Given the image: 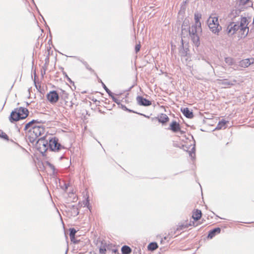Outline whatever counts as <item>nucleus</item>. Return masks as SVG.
<instances>
[{"label":"nucleus","mask_w":254,"mask_h":254,"mask_svg":"<svg viewBox=\"0 0 254 254\" xmlns=\"http://www.w3.org/2000/svg\"><path fill=\"white\" fill-rule=\"evenodd\" d=\"M249 21L247 17L241 18L240 24L231 23L227 27V33L229 35H233L235 34H238V37L241 38H245L248 35L249 31V28L248 25Z\"/></svg>","instance_id":"f257e3e1"},{"label":"nucleus","mask_w":254,"mask_h":254,"mask_svg":"<svg viewBox=\"0 0 254 254\" xmlns=\"http://www.w3.org/2000/svg\"><path fill=\"white\" fill-rule=\"evenodd\" d=\"M25 130H28L27 136L31 142H34L38 137L45 132L44 127L42 125H35L34 121L26 124Z\"/></svg>","instance_id":"f03ea898"},{"label":"nucleus","mask_w":254,"mask_h":254,"mask_svg":"<svg viewBox=\"0 0 254 254\" xmlns=\"http://www.w3.org/2000/svg\"><path fill=\"white\" fill-rule=\"evenodd\" d=\"M28 110L23 107L15 108L10 114L9 118L10 122H17L25 119L28 115Z\"/></svg>","instance_id":"7ed1b4c3"},{"label":"nucleus","mask_w":254,"mask_h":254,"mask_svg":"<svg viewBox=\"0 0 254 254\" xmlns=\"http://www.w3.org/2000/svg\"><path fill=\"white\" fill-rule=\"evenodd\" d=\"M208 27L212 33L218 35L222 27L219 23L218 18L214 15L210 16L207 20Z\"/></svg>","instance_id":"20e7f679"},{"label":"nucleus","mask_w":254,"mask_h":254,"mask_svg":"<svg viewBox=\"0 0 254 254\" xmlns=\"http://www.w3.org/2000/svg\"><path fill=\"white\" fill-rule=\"evenodd\" d=\"M36 147L42 154H44L49 148L48 141L45 138L39 139L36 143Z\"/></svg>","instance_id":"39448f33"},{"label":"nucleus","mask_w":254,"mask_h":254,"mask_svg":"<svg viewBox=\"0 0 254 254\" xmlns=\"http://www.w3.org/2000/svg\"><path fill=\"white\" fill-rule=\"evenodd\" d=\"M49 147L52 151H59L61 148V145L59 140L56 137L51 138L48 142Z\"/></svg>","instance_id":"423d86ee"},{"label":"nucleus","mask_w":254,"mask_h":254,"mask_svg":"<svg viewBox=\"0 0 254 254\" xmlns=\"http://www.w3.org/2000/svg\"><path fill=\"white\" fill-rule=\"evenodd\" d=\"M47 99L49 102L52 104L57 103L59 99V96L56 91H51L49 92L46 96Z\"/></svg>","instance_id":"0eeeda50"},{"label":"nucleus","mask_w":254,"mask_h":254,"mask_svg":"<svg viewBox=\"0 0 254 254\" xmlns=\"http://www.w3.org/2000/svg\"><path fill=\"white\" fill-rule=\"evenodd\" d=\"M136 101L138 105L140 106H148L151 105V102L142 96H137Z\"/></svg>","instance_id":"6e6552de"},{"label":"nucleus","mask_w":254,"mask_h":254,"mask_svg":"<svg viewBox=\"0 0 254 254\" xmlns=\"http://www.w3.org/2000/svg\"><path fill=\"white\" fill-rule=\"evenodd\" d=\"M170 129L174 132H180L181 134L183 131H181L180 124L176 121L172 122L170 125Z\"/></svg>","instance_id":"1a4fd4ad"},{"label":"nucleus","mask_w":254,"mask_h":254,"mask_svg":"<svg viewBox=\"0 0 254 254\" xmlns=\"http://www.w3.org/2000/svg\"><path fill=\"white\" fill-rule=\"evenodd\" d=\"M192 35H191V39L193 41V43L196 46L198 47L200 45V42H199V38L198 36L195 34V33L197 31V29H193V27L192 28Z\"/></svg>","instance_id":"9d476101"},{"label":"nucleus","mask_w":254,"mask_h":254,"mask_svg":"<svg viewBox=\"0 0 254 254\" xmlns=\"http://www.w3.org/2000/svg\"><path fill=\"white\" fill-rule=\"evenodd\" d=\"M181 111L186 117L190 119H191L193 117V112L191 110H190L189 108L187 107L181 108Z\"/></svg>","instance_id":"9b49d317"},{"label":"nucleus","mask_w":254,"mask_h":254,"mask_svg":"<svg viewBox=\"0 0 254 254\" xmlns=\"http://www.w3.org/2000/svg\"><path fill=\"white\" fill-rule=\"evenodd\" d=\"M201 18V15L199 13H195L194 14V20H195V26L194 27V29L197 28H201V23L200 19Z\"/></svg>","instance_id":"f8f14e48"},{"label":"nucleus","mask_w":254,"mask_h":254,"mask_svg":"<svg viewBox=\"0 0 254 254\" xmlns=\"http://www.w3.org/2000/svg\"><path fill=\"white\" fill-rule=\"evenodd\" d=\"M202 216V213L200 210L195 209L192 212V217L195 221L199 220Z\"/></svg>","instance_id":"ddd939ff"},{"label":"nucleus","mask_w":254,"mask_h":254,"mask_svg":"<svg viewBox=\"0 0 254 254\" xmlns=\"http://www.w3.org/2000/svg\"><path fill=\"white\" fill-rule=\"evenodd\" d=\"M157 120L159 123L165 124L169 121V118L166 114H161L157 118Z\"/></svg>","instance_id":"4468645a"},{"label":"nucleus","mask_w":254,"mask_h":254,"mask_svg":"<svg viewBox=\"0 0 254 254\" xmlns=\"http://www.w3.org/2000/svg\"><path fill=\"white\" fill-rule=\"evenodd\" d=\"M221 232V229L220 228H216L211 231H209L208 238L209 239H212L214 237L216 234H218Z\"/></svg>","instance_id":"2eb2a0df"},{"label":"nucleus","mask_w":254,"mask_h":254,"mask_svg":"<svg viewBox=\"0 0 254 254\" xmlns=\"http://www.w3.org/2000/svg\"><path fill=\"white\" fill-rule=\"evenodd\" d=\"M251 64V62L250 61V60L249 59L242 60L239 63V65L241 67H244V68L248 67Z\"/></svg>","instance_id":"dca6fc26"},{"label":"nucleus","mask_w":254,"mask_h":254,"mask_svg":"<svg viewBox=\"0 0 254 254\" xmlns=\"http://www.w3.org/2000/svg\"><path fill=\"white\" fill-rule=\"evenodd\" d=\"M121 251L123 254H129L131 252V249L127 246H124Z\"/></svg>","instance_id":"f3484780"},{"label":"nucleus","mask_w":254,"mask_h":254,"mask_svg":"<svg viewBox=\"0 0 254 254\" xmlns=\"http://www.w3.org/2000/svg\"><path fill=\"white\" fill-rule=\"evenodd\" d=\"M148 250L154 251L158 248V245L156 243H151L148 245Z\"/></svg>","instance_id":"a211bd4d"},{"label":"nucleus","mask_w":254,"mask_h":254,"mask_svg":"<svg viewBox=\"0 0 254 254\" xmlns=\"http://www.w3.org/2000/svg\"><path fill=\"white\" fill-rule=\"evenodd\" d=\"M0 137L3 138L4 139H6V140L8 139V135L5 132H4L2 130H0Z\"/></svg>","instance_id":"6ab92c4d"},{"label":"nucleus","mask_w":254,"mask_h":254,"mask_svg":"<svg viewBox=\"0 0 254 254\" xmlns=\"http://www.w3.org/2000/svg\"><path fill=\"white\" fill-rule=\"evenodd\" d=\"M106 251L107 250L105 246H102L99 249V253L100 254H105Z\"/></svg>","instance_id":"aec40b11"},{"label":"nucleus","mask_w":254,"mask_h":254,"mask_svg":"<svg viewBox=\"0 0 254 254\" xmlns=\"http://www.w3.org/2000/svg\"><path fill=\"white\" fill-rule=\"evenodd\" d=\"M227 122V121H226L225 120H222L219 122L218 126H219L220 128L225 127Z\"/></svg>","instance_id":"412c9836"},{"label":"nucleus","mask_w":254,"mask_h":254,"mask_svg":"<svg viewBox=\"0 0 254 254\" xmlns=\"http://www.w3.org/2000/svg\"><path fill=\"white\" fill-rule=\"evenodd\" d=\"M76 233V231L72 229L71 231H70V237L71 238H73L74 237V235H75V234Z\"/></svg>","instance_id":"4be33fe9"},{"label":"nucleus","mask_w":254,"mask_h":254,"mask_svg":"<svg viewBox=\"0 0 254 254\" xmlns=\"http://www.w3.org/2000/svg\"><path fill=\"white\" fill-rule=\"evenodd\" d=\"M140 48H141V45L140 44L136 45L135 47V52L136 53L140 51Z\"/></svg>","instance_id":"5701e85b"},{"label":"nucleus","mask_w":254,"mask_h":254,"mask_svg":"<svg viewBox=\"0 0 254 254\" xmlns=\"http://www.w3.org/2000/svg\"><path fill=\"white\" fill-rule=\"evenodd\" d=\"M189 24V21L188 20H185L183 22V25H182V27L183 26H185V25L186 26H188Z\"/></svg>","instance_id":"b1692460"},{"label":"nucleus","mask_w":254,"mask_h":254,"mask_svg":"<svg viewBox=\"0 0 254 254\" xmlns=\"http://www.w3.org/2000/svg\"><path fill=\"white\" fill-rule=\"evenodd\" d=\"M104 88L105 89V90L107 91V90H108V89L106 87V86L105 85H104Z\"/></svg>","instance_id":"393cba45"}]
</instances>
